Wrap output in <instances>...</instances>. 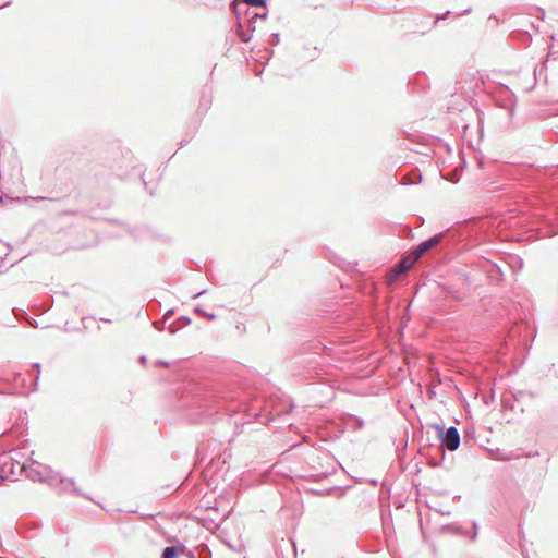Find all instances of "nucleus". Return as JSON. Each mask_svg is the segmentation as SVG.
Here are the masks:
<instances>
[{"mask_svg": "<svg viewBox=\"0 0 558 558\" xmlns=\"http://www.w3.org/2000/svg\"><path fill=\"white\" fill-rule=\"evenodd\" d=\"M450 14H451V11L448 10L445 13L437 15V17L434 21V25H436L437 23H439L442 20L448 19L450 16Z\"/></svg>", "mask_w": 558, "mask_h": 558, "instance_id": "obj_30", "label": "nucleus"}, {"mask_svg": "<svg viewBox=\"0 0 558 558\" xmlns=\"http://www.w3.org/2000/svg\"><path fill=\"white\" fill-rule=\"evenodd\" d=\"M471 11H472V9H471V8H468L466 10H464L463 12H461V13L459 14V16L466 15V14L471 13Z\"/></svg>", "mask_w": 558, "mask_h": 558, "instance_id": "obj_46", "label": "nucleus"}, {"mask_svg": "<svg viewBox=\"0 0 558 558\" xmlns=\"http://www.w3.org/2000/svg\"><path fill=\"white\" fill-rule=\"evenodd\" d=\"M280 43V34L278 32L272 33L268 38V44L270 46H276Z\"/></svg>", "mask_w": 558, "mask_h": 558, "instance_id": "obj_25", "label": "nucleus"}, {"mask_svg": "<svg viewBox=\"0 0 558 558\" xmlns=\"http://www.w3.org/2000/svg\"><path fill=\"white\" fill-rule=\"evenodd\" d=\"M266 4L267 0H232L230 3V10L235 15V19L241 20L242 5L266 9Z\"/></svg>", "mask_w": 558, "mask_h": 558, "instance_id": "obj_10", "label": "nucleus"}, {"mask_svg": "<svg viewBox=\"0 0 558 558\" xmlns=\"http://www.w3.org/2000/svg\"><path fill=\"white\" fill-rule=\"evenodd\" d=\"M114 173L120 179H128L130 177V173L128 171H122L121 167L114 168Z\"/></svg>", "mask_w": 558, "mask_h": 558, "instance_id": "obj_28", "label": "nucleus"}, {"mask_svg": "<svg viewBox=\"0 0 558 558\" xmlns=\"http://www.w3.org/2000/svg\"><path fill=\"white\" fill-rule=\"evenodd\" d=\"M457 274L463 278V280L468 281L470 279V272L466 270H459Z\"/></svg>", "mask_w": 558, "mask_h": 558, "instance_id": "obj_34", "label": "nucleus"}, {"mask_svg": "<svg viewBox=\"0 0 558 558\" xmlns=\"http://www.w3.org/2000/svg\"><path fill=\"white\" fill-rule=\"evenodd\" d=\"M522 36L524 37V39H525L527 43H530V41H531V35H530V33H529V32H524V33L522 34Z\"/></svg>", "mask_w": 558, "mask_h": 558, "instance_id": "obj_43", "label": "nucleus"}, {"mask_svg": "<svg viewBox=\"0 0 558 558\" xmlns=\"http://www.w3.org/2000/svg\"><path fill=\"white\" fill-rule=\"evenodd\" d=\"M409 267H410V265H404V266L402 267V269H408Z\"/></svg>", "mask_w": 558, "mask_h": 558, "instance_id": "obj_52", "label": "nucleus"}, {"mask_svg": "<svg viewBox=\"0 0 558 558\" xmlns=\"http://www.w3.org/2000/svg\"><path fill=\"white\" fill-rule=\"evenodd\" d=\"M47 470L50 472L47 485L56 490L58 495L71 494L73 496L84 497L92 500L88 495H85L80 487L76 486L73 478L65 477L61 473L54 472L51 468H47Z\"/></svg>", "mask_w": 558, "mask_h": 558, "instance_id": "obj_3", "label": "nucleus"}, {"mask_svg": "<svg viewBox=\"0 0 558 558\" xmlns=\"http://www.w3.org/2000/svg\"><path fill=\"white\" fill-rule=\"evenodd\" d=\"M267 53H268V56H267V59H266V63L269 62V60L274 56L275 51H274V49H269V50H267Z\"/></svg>", "mask_w": 558, "mask_h": 558, "instance_id": "obj_41", "label": "nucleus"}, {"mask_svg": "<svg viewBox=\"0 0 558 558\" xmlns=\"http://www.w3.org/2000/svg\"><path fill=\"white\" fill-rule=\"evenodd\" d=\"M332 256H329V255H326V257L333 264L338 265L339 267L345 269V270H350V269H353L354 266L351 264V263H348V262H344L343 259H341L339 256H337L336 254L331 253Z\"/></svg>", "mask_w": 558, "mask_h": 558, "instance_id": "obj_17", "label": "nucleus"}, {"mask_svg": "<svg viewBox=\"0 0 558 558\" xmlns=\"http://www.w3.org/2000/svg\"><path fill=\"white\" fill-rule=\"evenodd\" d=\"M498 459H499V460H507L508 458H506V457H500V458H498Z\"/></svg>", "mask_w": 558, "mask_h": 558, "instance_id": "obj_53", "label": "nucleus"}, {"mask_svg": "<svg viewBox=\"0 0 558 558\" xmlns=\"http://www.w3.org/2000/svg\"><path fill=\"white\" fill-rule=\"evenodd\" d=\"M131 170H132V172L135 173V175H137L141 179L144 187L147 189V182L145 181V179L143 177L144 170L142 169V167L141 166H132Z\"/></svg>", "mask_w": 558, "mask_h": 558, "instance_id": "obj_21", "label": "nucleus"}, {"mask_svg": "<svg viewBox=\"0 0 558 558\" xmlns=\"http://www.w3.org/2000/svg\"><path fill=\"white\" fill-rule=\"evenodd\" d=\"M154 364L156 367H170L171 366V362L161 360V359L156 360Z\"/></svg>", "mask_w": 558, "mask_h": 558, "instance_id": "obj_29", "label": "nucleus"}, {"mask_svg": "<svg viewBox=\"0 0 558 558\" xmlns=\"http://www.w3.org/2000/svg\"><path fill=\"white\" fill-rule=\"evenodd\" d=\"M494 396H495V391L493 390L490 396H485L484 397V403L488 405L490 402H493L494 401Z\"/></svg>", "mask_w": 558, "mask_h": 558, "instance_id": "obj_38", "label": "nucleus"}, {"mask_svg": "<svg viewBox=\"0 0 558 558\" xmlns=\"http://www.w3.org/2000/svg\"><path fill=\"white\" fill-rule=\"evenodd\" d=\"M545 68H546L545 64H542L539 69H537V68L534 69V80H535V82L537 81V77L541 76V74L543 73Z\"/></svg>", "mask_w": 558, "mask_h": 558, "instance_id": "obj_31", "label": "nucleus"}, {"mask_svg": "<svg viewBox=\"0 0 558 558\" xmlns=\"http://www.w3.org/2000/svg\"><path fill=\"white\" fill-rule=\"evenodd\" d=\"M213 102L211 88L205 86L202 90V95L199 98V104L197 107V114L203 117L210 109Z\"/></svg>", "mask_w": 558, "mask_h": 558, "instance_id": "obj_13", "label": "nucleus"}, {"mask_svg": "<svg viewBox=\"0 0 558 558\" xmlns=\"http://www.w3.org/2000/svg\"><path fill=\"white\" fill-rule=\"evenodd\" d=\"M182 554H186L187 558H194V554L193 551H191L190 549L186 548V550H183Z\"/></svg>", "mask_w": 558, "mask_h": 558, "instance_id": "obj_42", "label": "nucleus"}, {"mask_svg": "<svg viewBox=\"0 0 558 558\" xmlns=\"http://www.w3.org/2000/svg\"><path fill=\"white\" fill-rule=\"evenodd\" d=\"M493 222L484 221H470L463 227L462 235L468 240V245L474 246L485 241H490V234L487 230Z\"/></svg>", "mask_w": 558, "mask_h": 558, "instance_id": "obj_4", "label": "nucleus"}, {"mask_svg": "<svg viewBox=\"0 0 558 558\" xmlns=\"http://www.w3.org/2000/svg\"><path fill=\"white\" fill-rule=\"evenodd\" d=\"M101 322H105V323H111V319H108V318H100Z\"/></svg>", "mask_w": 558, "mask_h": 558, "instance_id": "obj_51", "label": "nucleus"}, {"mask_svg": "<svg viewBox=\"0 0 558 558\" xmlns=\"http://www.w3.org/2000/svg\"><path fill=\"white\" fill-rule=\"evenodd\" d=\"M179 408L191 423H210V439L233 440L236 423L221 412L222 404L214 389L203 384H190L179 400Z\"/></svg>", "mask_w": 558, "mask_h": 558, "instance_id": "obj_1", "label": "nucleus"}, {"mask_svg": "<svg viewBox=\"0 0 558 558\" xmlns=\"http://www.w3.org/2000/svg\"><path fill=\"white\" fill-rule=\"evenodd\" d=\"M11 1H7L5 3H3L2 5H0V9L2 8H7V7H10L11 5Z\"/></svg>", "mask_w": 558, "mask_h": 558, "instance_id": "obj_48", "label": "nucleus"}, {"mask_svg": "<svg viewBox=\"0 0 558 558\" xmlns=\"http://www.w3.org/2000/svg\"><path fill=\"white\" fill-rule=\"evenodd\" d=\"M439 240V235H433L427 240L422 241L417 246L413 247L410 253L414 255L412 263L417 260L424 253L430 250Z\"/></svg>", "mask_w": 558, "mask_h": 558, "instance_id": "obj_12", "label": "nucleus"}, {"mask_svg": "<svg viewBox=\"0 0 558 558\" xmlns=\"http://www.w3.org/2000/svg\"><path fill=\"white\" fill-rule=\"evenodd\" d=\"M194 313L206 317L210 322H213L217 318V315L215 313H209V312L203 310L199 305L194 307Z\"/></svg>", "mask_w": 558, "mask_h": 558, "instance_id": "obj_19", "label": "nucleus"}, {"mask_svg": "<svg viewBox=\"0 0 558 558\" xmlns=\"http://www.w3.org/2000/svg\"><path fill=\"white\" fill-rule=\"evenodd\" d=\"M337 489H338V487L333 486V487H329V488H325V489L308 488V492H311L314 496L324 497V496H330Z\"/></svg>", "mask_w": 558, "mask_h": 558, "instance_id": "obj_18", "label": "nucleus"}, {"mask_svg": "<svg viewBox=\"0 0 558 558\" xmlns=\"http://www.w3.org/2000/svg\"><path fill=\"white\" fill-rule=\"evenodd\" d=\"M372 486L376 487L378 485V480L376 478H373V480H369L368 482Z\"/></svg>", "mask_w": 558, "mask_h": 558, "instance_id": "obj_45", "label": "nucleus"}, {"mask_svg": "<svg viewBox=\"0 0 558 558\" xmlns=\"http://www.w3.org/2000/svg\"><path fill=\"white\" fill-rule=\"evenodd\" d=\"M328 476V473L327 472H320V473H316V474H311L306 477V481L307 482H317V481H320L322 478H325Z\"/></svg>", "mask_w": 558, "mask_h": 558, "instance_id": "obj_22", "label": "nucleus"}, {"mask_svg": "<svg viewBox=\"0 0 558 558\" xmlns=\"http://www.w3.org/2000/svg\"><path fill=\"white\" fill-rule=\"evenodd\" d=\"M192 323V319L186 316V315H182L180 317H178L177 320L172 322L171 324H169L168 326V332L170 335H174L177 333L181 328L183 327H186L189 326L190 324Z\"/></svg>", "mask_w": 558, "mask_h": 558, "instance_id": "obj_15", "label": "nucleus"}, {"mask_svg": "<svg viewBox=\"0 0 558 558\" xmlns=\"http://www.w3.org/2000/svg\"><path fill=\"white\" fill-rule=\"evenodd\" d=\"M537 10H538V11H539V13H541L539 19H541V20H544V17H545V11H544V9H542V8H537Z\"/></svg>", "mask_w": 558, "mask_h": 558, "instance_id": "obj_47", "label": "nucleus"}, {"mask_svg": "<svg viewBox=\"0 0 558 558\" xmlns=\"http://www.w3.org/2000/svg\"><path fill=\"white\" fill-rule=\"evenodd\" d=\"M255 23H256V21L243 20L242 15H241V20L236 19V23L234 25V32L242 43H248L252 39L253 33L255 31Z\"/></svg>", "mask_w": 558, "mask_h": 558, "instance_id": "obj_9", "label": "nucleus"}, {"mask_svg": "<svg viewBox=\"0 0 558 558\" xmlns=\"http://www.w3.org/2000/svg\"><path fill=\"white\" fill-rule=\"evenodd\" d=\"M267 16H268V9L266 8L263 13L252 12V17L251 19H255V21H257L258 19L266 20Z\"/></svg>", "mask_w": 558, "mask_h": 558, "instance_id": "obj_26", "label": "nucleus"}, {"mask_svg": "<svg viewBox=\"0 0 558 558\" xmlns=\"http://www.w3.org/2000/svg\"><path fill=\"white\" fill-rule=\"evenodd\" d=\"M168 326L169 325H167V322L163 319L153 322V327L158 331H163L165 329L168 330Z\"/></svg>", "mask_w": 558, "mask_h": 558, "instance_id": "obj_24", "label": "nucleus"}, {"mask_svg": "<svg viewBox=\"0 0 558 558\" xmlns=\"http://www.w3.org/2000/svg\"><path fill=\"white\" fill-rule=\"evenodd\" d=\"M138 362L142 364V365H146L147 364V356L146 355H141L138 357Z\"/></svg>", "mask_w": 558, "mask_h": 558, "instance_id": "obj_40", "label": "nucleus"}, {"mask_svg": "<svg viewBox=\"0 0 558 558\" xmlns=\"http://www.w3.org/2000/svg\"><path fill=\"white\" fill-rule=\"evenodd\" d=\"M203 447H204V444H199L197 447H196V450H195V453L197 457L199 458H203L204 457V453H203Z\"/></svg>", "mask_w": 558, "mask_h": 558, "instance_id": "obj_36", "label": "nucleus"}, {"mask_svg": "<svg viewBox=\"0 0 558 558\" xmlns=\"http://www.w3.org/2000/svg\"><path fill=\"white\" fill-rule=\"evenodd\" d=\"M47 465L38 464V468H29L26 470V476L33 482H39L47 484V480L50 477V472L47 470Z\"/></svg>", "mask_w": 558, "mask_h": 558, "instance_id": "obj_11", "label": "nucleus"}, {"mask_svg": "<svg viewBox=\"0 0 558 558\" xmlns=\"http://www.w3.org/2000/svg\"><path fill=\"white\" fill-rule=\"evenodd\" d=\"M174 314V310L173 308H170L168 310L165 315H163V320L168 322Z\"/></svg>", "mask_w": 558, "mask_h": 558, "instance_id": "obj_35", "label": "nucleus"}, {"mask_svg": "<svg viewBox=\"0 0 558 558\" xmlns=\"http://www.w3.org/2000/svg\"><path fill=\"white\" fill-rule=\"evenodd\" d=\"M2 472H3V469H2V466L0 465V473H2Z\"/></svg>", "mask_w": 558, "mask_h": 558, "instance_id": "obj_54", "label": "nucleus"}, {"mask_svg": "<svg viewBox=\"0 0 558 558\" xmlns=\"http://www.w3.org/2000/svg\"><path fill=\"white\" fill-rule=\"evenodd\" d=\"M402 234L401 236H412V229L408 226L401 227Z\"/></svg>", "mask_w": 558, "mask_h": 558, "instance_id": "obj_33", "label": "nucleus"}, {"mask_svg": "<svg viewBox=\"0 0 558 558\" xmlns=\"http://www.w3.org/2000/svg\"><path fill=\"white\" fill-rule=\"evenodd\" d=\"M0 202H2V196H0Z\"/></svg>", "mask_w": 558, "mask_h": 558, "instance_id": "obj_55", "label": "nucleus"}, {"mask_svg": "<svg viewBox=\"0 0 558 558\" xmlns=\"http://www.w3.org/2000/svg\"><path fill=\"white\" fill-rule=\"evenodd\" d=\"M262 73H263V69H260V70H255V75H256V76H260V75H262Z\"/></svg>", "mask_w": 558, "mask_h": 558, "instance_id": "obj_49", "label": "nucleus"}, {"mask_svg": "<svg viewBox=\"0 0 558 558\" xmlns=\"http://www.w3.org/2000/svg\"><path fill=\"white\" fill-rule=\"evenodd\" d=\"M186 550V546L177 541V543L172 546H167L162 549L161 558H178L180 554Z\"/></svg>", "mask_w": 558, "mask_h": 558, "instance_id": "obj_14", "label": "nucleus"}, {"mask_svg": "<svg viewBox=\"0 0 558 558\" xmlns=\"http://www.w3.org/2000/svg\"><path fill=\"white\" fill-rule=\"evenodd\" d=\"M360 547L362 550L367 553H378L381 550V542L379 538H374L371 541H362L360 543Z\"/></svg>", "mask_w": 558, "mask_h": 558, "instance_id": "obj_16", "label": "nucleus"}, {"mask_svg": "<svg viewBox=\"0 0 558 558\" xmlns=\"http://www.w3.org/2000/svg\"><path fill=\"white\" fill-rule=\"evenodd\" d=\"M32 367L35 369L34 373H31V375L33 376V379H34L33 390H37L38 380H39V376H40V367L41 366H40L39 363H33Z\"/></svg>", "mask_w": 558, "mask_h": 558, "instance_id": "obj_20", "label": "nucleus"}, {"mask_svg": "<svg viewBox=\"0 0 558 558\" xmlns=\"http://www.w3.org/2000/svg\"><path fill=\"white\" fill-rule=\"evenodd\" d=\"M414 171L416 174V179L411 181L412 184L420 183L423 180V175L417 171V169H415Z\"/></svg>", "mask_w": 558, "mask_h": 558, "instance_id": "obj_37", "label": "nucleus"}, {"mask_svg": "<svg viewBox=\"0 0 558 558\" xmlns=\"http://www.w3.org/2000/svg\"><path fill=\"white\" fill-rule=\"evenodd\" d=\"M472 532H469L465 527L458 523L445 524L440 527L442 533L452 534L457 536L468 537L471 542L477 538L478 524L475 521L470 523Z\"/></svg>", "mask_w": 558, "mask_h": 558, "instance_id": "obj_7", "label": "nucleus"}, {"mask_svg": "<svg viewBox=\"0 0 558 558\" xmlns=\"http://www.w3.org/2000/svg\"><path fill=\"white\" fill-rule=\"evenodd\" d=\"M351 417L353 420V425H352L353 430H359V429L363 428L364 421L361 417L355 416V415H351Z\"/></svg>", "mask_w": 558, "mask_h": 558, "instance_id": "obj_23", "label": "nucleus"}, {"mask_svg": "<svg viewBox=\"0 0 558 558\" xmlns=\"http://www.w3.org/2000/svg\"><path fill=\"white\" fill-rule=\"evenodd\" d=\"M437 432V437L440 440L441 451L445 454V449L456 451L460 446V433L457 427L450 426L446 428L444 425L434 424Z\"/></svg>", "mask_w": 558, "mask_h": 558, "instance_id": "obj_5", "label": "nucleus"}, {"mask_svg": "<svg viewBox=\"0 0 558 558\" xmlns=\"http://www.w3.org/2000/svg\"><path fill=\"white\" fill-rule=\"evenodd\" d=\"M205 293H206V290H202V291H199V292H197V293L193 294L192 299H197V298H199L201 295H203V294H205Z\"/></svg>", "mask_w": 558, "mask_h": 558, "instance_id": "obj_44", "label": "nucleus"}, {"mask_svg": "<svg viewBox=\"0 0 558 558\" xmlns=\"http://www.w3.org/2000/svg\"><path fill=\"white\" fill-rule=\"evenodd\" d=\"M252 12L250 10V8L247 5H245V8L243 9L242 8V16H243V20H246V21H255V19H251L252 17Z\"/></svg>", "mask_w": 558, "mask_h": 558, "instance_id": "obj_27", "label": "nucleus"}, {"mask_svg": "<svg viewBox=\"0 0 558 558\" xmlns=\"http://www.w3.org/2000/svg\"><path fill=\"white\" fill-rule=\"evenodd\" d=\"M545 68H546L545 64H542L539 69H537V68L534 69V80H535V82L537 81V77L541 76V74L543 73Z\"/></svg>", "mask_w": 558, "mask_h": 558, "instance_id": "obj_32", "label": "nucleus"}, {"mask_svg": "<svg viewBox=\"0 0 558 558\" xmlns=\"http://www.w3.org/2000/svg\"><path fill=\"white\" fill-rule=\"evenodd\" d=\"M494 100L498 107L506 109L508 118L512 119L517 104V96L507 85L500 86L494 97Z\"/></svg>", "mask_w": 558, "mask_h": 558, "instance_id": "obj_6", "label": "nucleus"}, {"mask_svg": "<svg viewBox=\"0 0 558 558\" xmlns=\"http://www.w3.org/2000/svg\"><path fill=\"white\" fill-rule=\"evenodd\" d=\"M336 340L329 342L322 341L320 339L308 340L300 347L298 353L294 355V364L302 368L305 377L325 379L327 374L323 360L332 359L336 355L335 344Z\"/></svg>", "mask_w": 558, "mask_h": 558, "instance_id": "obj_2", "label": "nucleus"}, {"mask_svg": "<svg viewBox=\"0 0 558 558\" xmlns=\"http://www.w3.org/2000/svg\"><path fill=\"white\" fill-rule=\"evenodd\" d=\"M523 395H524V391L519 390V391H517V392H514V393H513V398H514L515 400H519L520 398H522V397H523Z\"/></svg>", "mask_w": 558, "mask_h": 558, "instance_id": "obj_39", "label": "nucleus"}, {"mask_svg": "<svg viewBox=\"0 0 558 558\" xmlns=\"http://www.w3.org/2000/svg\"><path fill=\"white\" fill-rule=\"evenodd\" d=\"M186 143H187V140H183V141H181L180 146L183 147Z\"/></svg>", "mask_w": 558, "mask_h": 558, "instance_id": "obj_50", "label": "nucleus"}, {"mask_svg": "<svg viewBox=\"0 0 558 558\" xmlns=\"http://www.w3.org/2000/svg\"><path fill=\"white\" fill-rule=\"evenodd\" d=\"M484 271L492 283H498L504 280V272L500 266L489 259H480L476 264Z\"/></svg>", "mask_w": 558, "mask_h": 558, "instance_id": "obj_8", "label": "nucleus"}]
</instances>
